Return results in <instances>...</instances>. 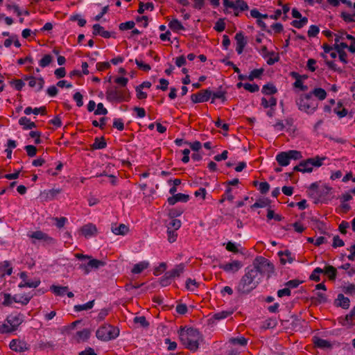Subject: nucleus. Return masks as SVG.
<instances>
[{"mask_svg":"<svg viewBox=\"0 0 355 355\" xmlns=\"http://www.w3.org/2000/svg\"><path fill=\"white\" fill-rule=\"evenodd\" d=\"M261 279V275L258 274V270L248 266L245 268V274L239 280L236 291L240 295H248L258 286Z\"/></svg>","mask_w":355,"mask_h":355,"instance_id":"1","label":"nucleus"},{"mask_svg":"<svg viewBox=\"0 0 355 355\" xmlns=\"http://www.w3.org/2000/svg\"><path fill=\"white\" fill-rule=\"evenodd\" d=\"M180 340L185 347L191 352H196L199 347V341L202 339L200 331L192 327H181L178 331Z\"/></svg>","mask_w":355,"mask_h":355,"instance_id":"2","label":"nucleus"},{"mask_svg":"<svg viewBox=\"0 0 355 355\" xmlns=\"http://www.w3.org/2000/svg\"><path fill=\"white\" fill-rule=\"evenodd\" d=\"M106 99L110 103L128 102L130 99V93L127 87L110 85L107 88Z\"/></svg>","mask_w":355,"mask_h":355,"instance_id":"3","label":"nucleus"},{"mask_svg":"<svg viewBox=\"0 0 355 355\" xmlns=\"http://www.w3.org/2000/svg\"><path fill=\"white\" fill-rule=\"evenodd\" d=\"M295 102L298 109L308 114H313L318 107V101L310 93L302 94Z\"/></svg>","mask_w":355,"mask_h":355,"instance_id":"4","label":"nucleus"},{"mask_svg":"<svg viewBox=\"0 0 355 355\" xmlns=\"http://www.w3.org/2000/svg\"><path fill=\"white\" fill-rule=\"evenodd\" d=\"M327 159L326 157H320L318 155L302 160L298 165L293 168V171L302 173H311L313 167H320L323 164V161Z\"/></svg>","mask_w":355,"mask_h":355,"instance_id":"5","label":"nucleus"},{"mask_svg":"<svg viewBox=\"0 0 355 355\" xmlns=\"http://www.w3.org/2000/svg\"><path fill=\"white\" fill-rule=\"evenodd\" d=\"M75 257L79 260L88 259L87 263H81L79 265V269L84 271L85 274H89L92 269H98L105 265V262L101 260L92 259L91 256L85 255L80 253L75 254Z\"/></svg>","mask_w":355,"mask_h":355,"instance_id":"6","label":"nucleus"},{"mask_svg":"<svg viewBox=\"0 0 355 355\" xmlns=\"http://www.w3.org/2000/svg\"><path fill=\"white\" fill-rule=\"evenodd\" d=\"M119 335V329L110 324H103L98 329L96 336L98 339L103 341L114 340Z\"/></svg>","mask_w":355,"mask_h":355,"instance_id":"7","label":"nucleus"},{"mask_svg":"<svg viewBox=\"0 0 355 355\" xmlns=\"http://www.w3.org/2000/svg\"><path fill=\"white\" fill-rule=\"evenodd\" d=\"M251 268L258 270V274L261 275L263 272H270L273 270L274 267L272 263L263 257H257L253 262V266Z\"/></svg>","mask_w":355,"mask_h":355,"instance_id":"8","label":"nucleus"},{"mask_svg":"<svg viewBox=\"0 0 355 355\" xmlns=\"http://www.w3.org/2000/svg\"><path fill=\"white\" fill-rule=\"evenodd\" d=\"M212 92L209 89H202L196 94L191 96V100L193 103L207 102L211 97Z\"/></svg>","mask_w":355,"mask_h":355,"instance_id":"9","label":"nucleus"},{"mask_svg":"<svg viewBox=\"0 0 355 355\" xmlns=\"http://www.w3.org/2000/svg\"><path fill=\"white\" fill-rule=\"evenodd\" d=\"M243 267V263L241 261L234 260L232 262L225 264H220L219 268L223 269L227 272L235 273L238 272Z\"/></svg>","mask_w":355,"mask_h":355,"instance_id":"10","label":"nucleus"},{"mask_svg":"<svg viewBox=\"0 0 355 355\" xmlns=\"http://www.w3.org/2000/svg\"><path fill=\"white\" fill-rule=\"evenodd\" d=\"M10 348L17 352H24L29 349V345L22 340L13 339L9 344Z\"/></svg>","mask_w":355,"mask_h":355,"instance_id":"11","label":"nucleus"},{"mask_svg":"<svg viewBox=\"0 0 355 355\" xmlns=\"http://www.w3.org/2000/svg\"><path fill=\"white\" fill-rule=\"evenodd\" d=\"M6 322L15 331L23 322V315L20 313L11 314L7 317Z\"/></svg>","mask_w":355,"mask_h":355,"instance_id":"12","label":"nucleus"},{"mask_svg":"<svg viewBox=\"0 0 355 355\" xmlns=\"http://www.w3.org/2000/svg\"><path fill=\"white\" fill-rule=\"evenodd\" d=\"M235 40L236 41V51L238 54H241L247 44V40L242 32H239L236 34Z\"/></svg>","mask_w":355,"mask_h":355,"instance_id":"13","label":"nucleus"},{"mask_svg":"<svg viewBox=\"0 0 355 355\" xmlns=\"http://www.w3.org/2000/svg\"><path fill=\"white\" fill-rule=\"evenodd\" d=\"M82 234L86 237H90L94 236L97 232V229L95 225L92 223H88L83 226L80 229Z\"/></svg>","mask_w":355,"mask_h":355,"instance_id":"14","label":"nucleus"},{"mask_svg":"<svg viewBox=\"0 0 355 355\" xmlns=\"http://www.w3.org/2000/svg\"><path fill=\"white\" fill-rule=\"evenodd\" d=\"M189 200V195L184 193H178L169 197L167 201L170 205H173L178 202H187Z\"/></svg>","mask_w":355,"mask_h":355,"instance_id":"15","label":"nucleus"},{"mask_svg":"<svg viewBox=\"0 0 355 355\" xmlns=\"http://www.w3.org/2000/svg\"><path fill=\"white\" fill-rule=\"evenodd\" d=\"M25 80H28V85L31 87H35L36 85L37 88L36 89L37 92H39L42 89L44 84V80L43 78H39L36 79L35 77H26Z\"/></svg>","mask_w":355,"mask_h":355,"instance_id":"16","label":"nucleus"},{"mask_svg":"<svg viewBox=\"0 0 355 355\" xmlns=\"http://www.w3.org/2000/svg\"><path fill=\"white\" fill-rule=\"evenodd\" d=\"M355 320V306L351 310L349 314H347L344 318H339V322L345 326L346 324H349L353 326L354 323L353 321Z\"/></svg>","mask_w":355,"mask_h":355,"instance_id":"17","label":"nucleus"},{"mask_svg":"<svg viewBox=\"0 0 355 355\" xmlns=\"http://www.w3.org/2000/svg\"><path fill=\"white\" fill-rule=\"evenodd\" d=\"M92 28L94 35H101L104 38H110L111 37V33L109 31H105L104 28L98 24H94Z\"/></svg>","mask_w":355,"mask_h":355,"instance_id":"18","label":"nucleus"},{"mask_svg":"<svg viewBox=\"0 0 355 355\" xmlns=\"http://www.w3.org/2000/svg\"><path fill=\"white\" fill-rule=\"evenodd\" d=\"M31 237L37 240H44L46 241L48 243H54V239L53 238L49 236L48 234L44 233L42 231H35L33 232L31 235Z\"/></svg>","mask_w":355,"mask_h":355,"instance_id":"19","label":"nucleus"},{"mask_svg":"<svg viewBox=\"0 0 355 355\" xmlns=\"http://www.w3.org/2000/svg\"><path fill=\"white\" fill-rule=\"evenodd\" d=\"M276 160L281 166H286L290 164L287 152H281L276 155Z\"/></svg>","mask_w":355,"mask_h":355,"instance_id":"20","label":"nucleus"},{"mask_svg":"<svg viewBox=\"0 0 355 355\" xmlns=\"http://www.w3.org/2000/svg\"><path fill=\"white\" fill-rule=\"evenodd\" d=\"M336 305L343 309H347L350 306V300L348 297H345L344 295L340 293L338 295L336 300Z\"/></svg>","mask_w":355,"mask_h":355,"instance_id":"21","label":"nucleus"},{"mask_svg":"<svg viewBox=\"0 0 355 355\" xmlns=\"http://www.w3.org/2000/svg\"><path fill=\"white\" fill-rule=\"evenodd\" d=\"M278 255L280 257L282 264H286V262L291 263L294 261V258L291 257V252L288 250L279 252Z\"/></svg>","mask_w":355,"mask_h":355,"instance_id":"22","label":"nucleus"},{"mask_svg":"<svg viewBox=\"0 0 355 355\" xmlns=\"http://www.w3.org/2000/svg\"><path fill=\"white\" fill-rule=\"evenodd\" d=\"M19 124L22 125L24 130H31L36 128L35 123L31 121V120L26 116L21 117L19 119Z\"/></svg>","mask_w":355,"mask_h":355,"instance_id":"23","label":"nucleus"},{"mask_svg":"<svg viewBox=\"0 0 355 355\" xmlns=\"http://www.w3.org/2000/svg\"><path fill=\"white\" fill-rule=\"evenodd\" d=\"M323 273L328 276L330 280H335L337 276V270L331 265H327L323 269Z\"/></svg>","mask_w":355,"mask_h":355,"instance_id":"24","label":"nucleus"},{"mask_svg":"<svg viewBox=\"0 0 355 355\" xmlns=\"http://www.w3.org/2000/svg\"><path fill=\"white\" fill-rule=\"evenodd\" d=\"M311 94L312 96H315L319 101H323L327 97V92L320 87L315 88L311 92H309Z\"/></svg>","mask_w":355,"mask_h":355,"instance_id":"25","label":"nucleus"},{"mask_svg":"<svg viewBox=\"0 0 355 355\" xmlns=\"http://www.w3.org/2000/svg\"><path fill=\"white\" fill-rule=\"evenodd\" d=\"M277 103V98L273 96H270L268 100H267L266 98L263 97L261 98V105L264 108L270 107L272 110V108L276 107Z\"/></svg>","mask_w":355,"mask_h":355,"instance_id":"26","label":"nucleus"},{"mask_svg":"<svg viewBox=\"0 0 355 355\" xmlns=\"http://www.w3.org/2000/svg\"><path fill=\"white\" fill-rule=\"evenodd\" d=\"M129 231V227L125 224H120L118 227H112V232L116 235H125Z\"/></svg>","mask_w":355,"mask_h":355,"instance_id":"27","label":"nucleus"},{"mask_svg":"<svg viewBox=\"0 0 355 355\" xmlns=\"http://www.w3.org/2000/svg\"><path fill=\"white\" fill-rule=\"evenodd\" d=\"M33 297V295H17L13 296V300L16 303H20L22 305H26L31 298Z\"/></svg>","mask_w":355,"mask_h":355,"instance_id":"28","label":"nucleus"},{"mask_svg":"<svg viewBox=\"0 0 355 355\" xmlns=\"http://www.w3.org/2000/svg\"><path fill=\"white\" fill-rule=\"evenodd\" d=\"M261 92L265 95H272L277 92V89L273 84L268 83L263 86Z\"/></svg>","mask_w":355,"mask_h":355,"instance_id":"29","label":"nucleus"},{"mask_svg":"<svg viewBox=\"0 0 355 355\" xmlns=\"http://www.w3.org/2000/svg\"><path fill=\"white\" fill-rule=\"evenodd\" d=\"M148 267V263L146 261L139 262L134 266L131 272L133 274H139Z\"/></svg>","mask_w":355,"mask_h":355,"instance_id":"30","label":"nucleus"},{"mask_svg":"<svg viewBox=\"0 0 355 355\" xmlns=\"http://www.w3.org/2000/svg\"><path fill=\"white\" fill-rule=\"evenodd\" d=\"M50 290L57 296H62L67 291V286H60L52 285L50 287Z\"/></svg>","mask_w":355,"mask_h":355,"instance_id":"31","label":"nucleus"},{"mask_svg":"<svg viewBox=\"0 0 355 355\" xmlns=\"http://www.w3.org/2000/svg\"><path fill=\"white\" fill-rule=\"evenodd\" d=\"M107 144L104 139V137H96L94 139V142L92 145V149H103L106 147Z\"/></svg>","mask_w":355,"mask_h":355,"instance_id":"32","label":"nucleus"},{"mask_svg":"<svg viewBox=\"0 0 355 355\" xmlns=\"http://www.w3.org/2000/svg\"><path fill=\"white\" fill-rule=\"evenodd\" d=\"M184 271V266L179 264L176 267L169 271H167L168 275L172 279L176 277H179Z\"/></svg>","mask_w":355,"mask_h":355,"instance_id":"33","label":"nucleus"},{"mask_svg":"<svg viewBox=\"0 0 355 355\" xmlns=\"http://www.w3.org/2000/svg\"><path fill=\"white\" fill-rule=\"evenodd\" d=\"M313 343L315 347L322 348V349L329 348L331 346L329 341H327V340L322 339V338H315L313 340Z\"/></svg>","mask_w":355,"mask_h":355,"instance_id":"34","label":"nucleus"},{"mask_svg":"<svg viewBox=\"0 0 355 355\" xmlns=\"http://www.w3.org/2000/svg\"><path fill=\"white\" fill-rule=\"evenodd\" d=\"M270 204V200L268 198H260L256 201L255 203H254L252 206V209L254 208H262L266 207L267 206H269Z\"/></svg>","mask_w":355,"mask_h":355,"instance_id":"35","label":"nucleus"},{"mask_svg":"<svg viewBox=\"0 0 355 355\" xmlns=\"http://www.w3.org/2000/svg\"><path fill=\"white\" fill-rule=\"evenodd\" d=\"M168 26L173 31H180V30H184V28L182 26V24H181V22L178 19H172L169 22Z\"/></svg>","mask_w":355,"mask_h":355,"instance_id":"36","label":"nucleus"},{"mask_svg":"<svg viewBox=\"0 0 355 355\" xmlns=\"http://www.w3.org/2000/svg\"><path fill=\"white\" fill-rule=\"evenodd\" d=\"M226 93L227 92L225 91H223L221 89H219L215 92H212L211 103H214V99H216V98L220 99L223 102H225L227 100L226 96H225Z\"/></svg>","mask_w":355,"mask_h":355,"instance_id":"37","label":"nucleus"},{"mask_svg":"<svg viewBox=\"0 0 355 355\" xmlns=\"http://www.w3.org/2000/svg\"><path fill=\"white\" fill-rule=\"evenodd\" d=\"M181 225L182 223L179 219L171 218V221L167 225V230L176 231L180 228Z\"/></svg>","mask_w":355,"mask_h":355,"instance_id":"38","label":"nucleus"},{"mask_svg":"<svg viewBox=\"0 0 355 355\" xmlns=\"http://www.w3.org/2000/svg\"><path fill=\"white\" fill-rule=\"evenodd\" d=\"M264 70L263 69H256L252 70L250 75L248 76V79L250 81H252L255 78H259L263 74Z\"/></svg>","mask_w":355,"mask_h":355,"instance_id":"39","label":"nucleus"},{"mask_svg":"<svg viewBox=\"0 0 355 355\" xmlns=\"http://www.w3.org/2000/svg\"><path fill=\"white\" fill-rule=\"evenodd\" d=\"M321 273H323V269H322L320 268H316L312 272L311 275L309 277V279L315 282H318L320 281V275Z\"/></svg>","mask_w":355,"mask_h":355,"instance_id":"40","label":"nucleus"},{"mask_svg":"<svg viewBox=\"0 0 355 355\" xmlns=\"http://www.w3.org/2000/svg\"><path fill=\"white\" fill-rule=\"evenodd\" d=\"M153 9H154V5L153 3L148 2V3H144L143 2H140L139 9L137 11L139 14H143L145 10H153Z\"/></svg>","mask_w":355,"mask_h":355,"instance_id":"41","label":"nucleus"},{"mask_svg":"<svg viewBox=\"0 0 355 355\" xmlns=\"http://www.w3.org/2000/svg\"><path fill=\"white\" fill-rule=\"evenodd\" d=\"M94 300H92V301H89V302H88L87 303H86L85 304L76 305L74 306V310L76 311H84V310H89V309H91L94 306Z\"/></svg>","mask_w":355,"mask_h":355,"instance_id":"42","label":"nucleus"},{"mask_svg":"<svg viewBox=\"0 0 355 355\" xmlns=\"http://www.w3.org/2000/svg\"><path fill=\"white\" fill-rule=\"evenodd\" d=\"M200 284L195 279L191 278L187 279L186 282V288L190 291H195L198 288Z\"/></svg>","mask_w":355,"mask_h":355,"instance_id":"43","label":"nucleus"},{"mask_svg":"<svg viewBox=\"0 0 355 355\" xmlns=\"http://www.w3.org/2000/svg\"><path fill=\"white\" fill-rule=\"evenodd\" d=\"M235 7L233 8L234 10H239L244 11L248 9V6L243 0H236L234 3Z\"/></svg>","mask_w":355,"mask_h":355,"instance_id":"44","label":"nucleus"},{"mask_svg":"<svg viewBox=\"0 0 355 355\" xmlns=\"http://www.w3.org/2000/svg\"><path fill=\"white\" fill-rule=\"evenodd\" d=\"M290 160H298L301 159L302 158V154L300 151L295 150H290L288 151H286Z\"/></svg>","mask_w":355,"mask_h":355,"instance_id":"45","label":"nucleus"},{"mask_svg":"<svg viewBox=\"0 0 355 355\" xmlns=\"http://www.w3.org/2000/svg\"><path fill=\"white\" fill-rule=\"evenodd\" d=\"M91 332L87 329H84L82 331H79L77 332V336H78V341L83 340L85 341L87 340L90 336Z\"/></svg>","mask_w":355,"mask_h":355,"instance_id":"46","label":"nucleus"},{"mask_svg":"<svg viewBox=\"0 0 355 355\" xmlns=\"http://www.w3.org/2000/svg\"><path fill=\"white\" fill-rule=\"evenodd\" d=\"M317 296L312 298V301L317 304L325 303L327 300V296L324 293L318 292Z\"/></svg>","mask_w":355,"mask_h":355,"instance_id":"47","label":"nucleus"},{"mask_svg":"<svg viewBox=\"0 0 355 355\" xmlns=\"http://www.w3.org/2000/svg\"><path fill=\"white\" fill-rule=\"evenodd\" d=\"M232 313V312L231 311H223L220 312L216 313L213 315V318L216 320H223L230 316Z\"/></svg>","mask_w":355,"mask_h":355,"instance_id":"48","label":"nucleus"},{"mask_svg":"<svg viewBox=\"0 0 355 355\" xmlns=\"http://www.w3.org/2000/svg\"><path fill=\"white\" fill-rule=\"evenodd\" d=\"M10 84L17 91H21L25 85V83L21 79H13L10 82Z\"/></svg>","mask_w":355,"mask_h":355,"instance_id":"49","label":"nucleus"},{"mask_svg":"<svg viewBox=\"0 0 355 355\" xmlns=\"http://www.w3.org/2000/svg\"><path fill=\"white\" fill-rule=\"evenodd\" d=\"M184 210L180 208H173L168 211V216L170 218H175L182 214Z\"/></svg>","mask_w":355,"mask_h":355,"instance_id":"50","label":"nucleus"},{"mask_svg":"<svg viewBox=\"0 0 355 355\" xmlns=\"http://www.w3.org/2000/svg\"><path fill=\"white\" fill-rule=\"evenodd\" d=\"M230 342L233 345L245 346L248 343V340L244 337L232 338H231Z\"/></svg>","mask_w":355,"mask_h":355,"instance_id":"51","label":"nucleus"},{"mask_svg":"<svg viewBox=\"0 0 355 355\" xmlns=\"http://www.w3.org/2000/svg\"><path fill=\"white\" fill-rule=\"evenodd\" d=\"M52 61V57L49 54L45 55L39 62V64L42 67H46L50 64Z\"/></svg>","mask_w":355,"mask_h":355,"instance_id":"52","label":"nucleus"},{"mask_svg":"<svg viewBox=\"0 0 355 355\" xmlns=\"http://www.w3.org/2000/svg\"><path fill=\"white\" fill-rule=\"evenodd\" d=\"M320 29L319 27L316 25H311L309 27V29L307 32L308 36L309 37H315L319 33Z\"/></svg>","mask_w":355,"mask_h":355,"instance_id":"53","label":"nucleus"},{"mask_svg":"<svg viewBox=\"0 0 355 355\" xmlns=\"http://www.w3.org/2000/svg\"><path fill=\"white\" fill-rule=\"evenodd\" d=\"M135 22L133 21H128L119 24V29L121 31H126L132 29L135 27Z\"/></svg>","mask_w":355,"mask_h":355,"instance_id":"54","label":"nucleus"},{"mask_svg":"<svg viewBox=\"0 0 355 355\" xmlns=\"http://www.w3.org/2000/svg\"><path fill=\"white\" fill-rule=\"evenodd\" d=\"M4 300L2 302V304L6 306H10L14 302L13 297L11 296L10 293H3Z\"/></svg>","mask_w":355,"mask_h":355,"instance_id":"55","label":"nucleus"},{"mask_svg":"<svg viewBox=\"0 0 355 355\" xmlns=\"http://www.w3.org/2000/svg\"><path fill=\"white\" fill-rule=\"evenodd\" d=\"M214 30L217 32H222L225 28V23L223 19H219L215 24L214 27Z\"/></svg>","mask_w":355,"mask_h":355,"instance_id":"56","label":"nucleus"},{"mask_svg":"<svg viewBox=\"0 0 355 355\" xmlns=\"http://www.w3.org/2000/svg\"><path fill=\"white\" fill-rule=\"evenodd\" d=\"M342 19L347 23L355 22V12L353 15L348 14L345 12H341Z\"/></svg>","mask_w":355,"mask_h":355,"instance_id":"57","label":"nucleus"},{"mask_svg":"<svg viewBox=\"0 0 355 355\" xmlns=\"http://www.w3.org/2000/svg\"><path fill=\"white\" fill-rule=\"evenodd\" d=\"M15 331L10 325L6 322L3 324H0V333L1 334H8Z\"/></svg>","mask_w":355,"mask_h":355,"instance_id":"58","label":"nucleus"},{"mask_svg":"<svg viewBox=\"0 0 355 355\" xmlns=\"http://www.w3.org/2000/svg\"><path fill=\"white\" fill-rule=\"evenodd\" d=\"M135 323H139L143 327H147L149 326V322L146 320L144 316H137L134 318Z\"/></svg>","mask_w":355,"mask_h":355,"instance_id":"59","label":"nucleus"},{"mask_svg":"<svg viewBox=\"0 0 355 355\" xmlns=\"http://www.w3.org/2000/svg\"><path fill=\"white\" fill-rule=\"evenodd\" d=\"M24 148L26 151L27 155L31 157H34L37 151V148L33 145H27L25 146Z\"/></svg>","mask_w":355,"mask_h":355,"instance_id":"60","label":"nucleus"},{"mask_svg":"<svg viewBox=\"0 0 355 355\" xmlns=\"http://www.w3.org/2000/svg\"><path fill=\"white\" fill-rule=\"evenodd\" d=\"M171 279L172 278L168 275V272H166L164 275L160 278L159 284L162 286H166L171 284Z\"/></svg>","mask_w":355,"mask_h":355,"instance_id":"61","label":"nucleus"},{"mask_svg":"<svg viewBox=\"0 0 355 355\" xmlns=\"http://www.w3.org/2000/svg\"><path fill=\"white\" fill-rule=\"evenodd\" d=\"M244 89L250 92H257L259 89V87L257 84L245 83Z\"/></svg>","mask_w":355,"mask_h":355,"instance_id":"62","label":"nucleus"},{"mask_svg":"<svg viewBox=\"0 0 355 355\" xmlns=\"http://www.w3.org/2000/svg\"><path fill=\"white\" fill-rule=\"evenodd\" d=\"M96 106H97V109L94 111V114L105 115L107 114V110L105 107H104L103 104L102 103H99Z\"/></svg>","mask_w":355,"mask_h":355,"instance_id":"63","label":"nucleus"},{"mask_svg":"<svg viewBox=\"0 0 355 355\" xmlns=\"http://www.w3.org/2000/svg\"><path fill=\"white\" fill-rule=\"evenodd\" d=\"M167 236H168V241L169 243H174L178 237V233L175 230H167Z\"/></svg>","mask_w":355,"mask_h":355,"instance_id":"64","label":"nucleus"}]
</instances>
